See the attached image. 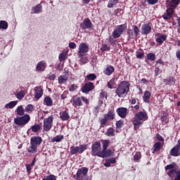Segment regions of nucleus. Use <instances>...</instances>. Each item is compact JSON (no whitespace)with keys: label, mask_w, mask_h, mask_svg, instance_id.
<instances>
[{"label":"nucleus","mask_w":180,"mask_h":180,"mask_svg":"<svg viewBox=\"0 0 180 180\" xmlns=\"http://www.w3.org/2000/svg\"><path fill=\"white\" fill-rule=\"evenodd\" d=\"M43 96V88L40 86L35 87L34 98L35 99H40Z\"/></svg>","instance_id":"aec40b11"},{"label":"nucleus","mask_w":180,"mask_h":180,"mask_svg":"<svg viewBox=\"0 0 180 180\" xmlns=\"http://www.w3.org/2000/svg\"><path fill=\"white\" fill-rule=\"evenodd\" d=\"M88 171L87 167H82L77 169L75 175L73 176L75 180H89L88 179Z\"/></svg>","instance_id":"39448f33"},{"label":"nucleus","mask_w":180,"mask_h":180,"mask_svg":"<svg viewBox=\"0 0 180 180\" xmlns=\"http://www.w3.org/2000/svg\"><path fill=\"white\" fill-rule=\"evenodd\" d=\"M179 4L180 0H171L168 4V6H169V8H173V9H176Z\"/></svg>","instance_id":"c756f323"},{"label":"nucleus","mask_w":180,"mask_h":180,"mask_svg":"<svg viewBox=\"0 0 180 180\" xmlns=\"http://www.w3.org/2000/svg\"><path fill=\"white\" fill-rule=\"evenodd\" d=\"M69 47L70 49H77V44H75V42H70L69 43Z\"/></svg>","instance_id":"774afa93"},{"label":"nucleus","mask_w":180,"mask_h":180,"mask_svg":"<svg viewBox=\"0 0 180 180\" xmlns=\"http://www.w3.org/2000/svg\"><path fill=\"white\" fill-rule=\"evenodd\" d=\"M105 135L108 137L115 136V129H113V127L108 128L107 132L105 133Z\"/></svg>","instance_id":"4c0bfd02"},{"label":"nucleus","mask_w":180,"mask_h":180,"mask_svg":"<svg viewBox=\"0 0 180 180\" xmlns=\"http://www.w3.org/2000/svg\"><path fill=\"white\" fill-rule=\"evenodd\" d=\"M32 12L35 14L41 13L43 12V6L41 4H37L32 8Z\"/></svg>","instance_id":"5701e85b"},{"label":"nucleus","mask_w":180,"mask_h":180,"mask_svg":"<svg viewBox=\"0 0 180 180\" xmlns=\"http://www.w3.org/2000/svg\"><path fill=\"white\" fill-rule=\"evenodd\" d=\"M31 146L27 150L28 153H30L31 154H34L35 153H37V146L33 143H30Z\"/></svg>","instance_id":"79ce46f5"},{"label":"nucleus","mask_w":180,"mask_h":180,"mask_svg":"<svg viewBox=\"0 0 180 180\" xmlns=\"http://www.w3.org/2000/svg\"><path fill=\"white\" fill-rule=\"evenodd\" d=\"M179 148H180L176 145L170 150L169 154L172 155V157H178V155H179Z\"/></svg>","instance_id":"a878e982"},{"label":"nucleus","mask_w":180,"mask_h":180,"mask_svg":"<svg viewBox=\"0 0 180 180\" xmlns=\"http://www.w3.org/2000/svg\"><path fill=\"white\" fill-rule=\"evenodd\" d=\"M167 37L168 36L167 35H161L156 39V42L161 46V44H162V43L167 40Z\"/></svg>","instance_id":"f704fd0d"},{"label":"nucleus","mask_w":180,"mask_h":180,"mask_svg":"<svg viewBox=\"0 0 180 180\" xmlns=\"http://www.w3.org/2000/svg\"><path fill=\"white\" fill-rule=\"evenodd\" d=\"M163 82L165 84V85H175L176 79L173 76H169L166 79H164Z\"/></svg>","instance_id":"4be33fe9"},{"label":"nucleus","mask_w":180,"mask_h":180,"mask_svg":"<svg viewBox=\"0 0 180 180\" xmlns=\"http://www.w3.org/2000/svg\"><path fill=\"white\" fill-rule=\"evenodd\" d=\"M113 72H115V67H113L111 65H108L106 68L104 69L103 70V74L105 75H107L108 77H109L110 75H112Z\"/></svg>","instance_id":"412c9836"},{"label":"nucleus","mask_w":180,"mask_h":180,"mask_svg":"<svg viewBox=\"0 0 180 180\" xmlns=\"http://www.w3.org/2000/svg\"><path fill=\"white\" fill-rule=\"evenodd\" d=\"M58 84H65L68 81V75H60L58 78Z\"/></svg>","instance_id":"2f4dec72"},{"label":"nucleus","mask_w":180,"mask_h":180,"mask_svg":"<svg viewBox=\"0 0 180 180\" xmlns=\"http://www.w3.org/2000/svg\"><path fill=\"white\" fill-rule=\"evenodd\" d=\"M46 69V62L44 60H41L37 65V71H44Z\"/></svg>","instance_id":"7c9ffc66"},{"label":"nucleus","mask_w":180,"mask_h":180,"mask_svg":"<svg viewBox=\"0 0 180 180\" xmlns=\"http://www.w3.org/2000/svg\"><path fill=\"white\" fill-rule=\"evenodd\" d=\"M59 116L63 122H65L70 119V114L66 110H63L59 113Z\"/></svg>","instance_id":"393cba45"},{"label":"nucleus","mask_w":180,"mask_h":180,"mask_svg":"<svg viewBox=\"0 0 180 180\" xmlns=\"http://www.w3.org/2000/svg\"><path fill=\"white\" fill-rule=\"evenodd\" d=\"M115 116H116L115 108H112L109 109L108 113L104 114V117L99 120L101 127L109 126V122H110V120H115Z\"/></svg>","instance_id":"7ed1b4c3"},{"label":"nucleus","mask_w":180,"mask_h":180,"mask_svg":"<svg viewBox=\"0 0 180 180\" xmlns=\"http://www.w3.org/2000/svg\"><path fill=\"white\" fill-rule=\"evenodd\" d=\"M101 141L102 142L103 145V150H106L109 147V144L110 143V140L109 139H101Z\"/></svg>","instance_id":"ea45409f"},{"label":"nucleus","mask_w":180,"mask_h":180,"mask_svg":"<svg viewBox=\"0 0 180 180\" xmlns=\"http://www.w3.org/2000/svg\"><path fill=\"white\" fill-rule=\"evenodd\" d=\"M100 99H101L102 101L105 99V101H107L108 100V93L105 91H101L100 93Z\"/></svg>","instance_id":"de8ad7c7"},{"label":"nucleus","mask_w":180,"mask_h":180,"mask_svg":"<svg viewBox=\"0 0 180 180\" xmlns=\"http://www.w3.org/2000/svg\"><path fill=\"white\" fill-rule=\"evenodd\" d=\"M0 29L6 30V29H8V22H6L5 20H1L0 21Z\"/></svg>","instance_id":"49530a36"},{"label":"nucleus","mask_w":180,"mask_h":180,"mask_svg":"<svg viewBox=\"0 0 180 180\" xmlns=\"http://www.w3.org/2000/svg\"><path fill=\"white\" fill-rule=\"evenodd\" d=\"M25 95H26V91L25 90H21L15 94L17 99H19L20 101H22V99L25 98Z\"/></svg>","instance_id":"72a5a7b5"},{"label":"nucleus","mask_w":180,"mask_h":180,"mask_svg":"<svg viewBox=\"0 0 180 180\" xmlns=\"http://www.w3.org/2000/svg\"><path fill=\"white\" fill-rule=\"evenodd\" d=\"M147 2L149 5H155L158 4V0H147Z\"/></svg>","instance_id":"69168bd1"},{"label":"nucleus","mask_w":180,"mask_h":180,"mask_svg":"<svg viewBox=\"0 0 180 180\" xmlns=\"http://www.w3.org/2000/svg\"><path fill=\"white\" fill-rule=\"evenodd\" d=\"M70 153L72 155H75V154H82L84 151L88 150L87 144H80L79 146H71L70 147Z\"/></svg>","instance_id":"6e6552de"},{"label":"nucleus","mask_w":180,"mask_h":180,"mask_svg":"<svg viewBox=\"0 0 180 180\" xmlns=\"http://www.w3.org/2000/svg\"><path fill=\"white\" fill-rule=\"evenodd\" d=\"M119 1L120 0H109L108 4L107 5L108 8H113V6L119 4Z\"/></svg>","instance_id":"c03bdc74"},{"label":"nucleus","mask_w":180,"mask_h":180,"mask_svg":"<svg viewBox=\"0 0 180 180\" xmlns=\"http://www.w3.org/2000/svg\"><path fill=\"white\" fill-rule=\"evenodd\" d=\"M96 78V75L94 73L89 74L86 77V79L87 81H95Z\"/></svg>","instance_id":"09e8293b"},{"label":"nucleus","mask_w":180,"mask_h":180,"mask_svg":"<svg viewBox=\"0 0 180 180\" xmlns=\"http://www.w3.org/2000/svg\"><path fill=\"white\" fill-rule=\"evenodd\" d=\"M64 139V135H58L51 139L52 143H60Z\"/></svg>","instance_id":"58836bf2"},{"label":"nucleus","mask_w":180,"mask_h":180,"mask_svg":"<svg viewBox=\"0 0 180 180\" xmlns=\"http://www.w3.org/2000/svg\"><path fill=\"white\" fill-rule=\"evenodd\" d=\"M167 174L172 180H180V170H169Z\"/></svg>","instance_id":"4468645a"},{"label":"nucleus","mask_w":180,"mask_h":180,"mask_svg":"<svg viewBox=\"0 0 180 180\" xmlns=\"http://www.w3.org/2000/svg\"><path fill=\"white\" fill-rule=\"evenodd\" d=\"M133 30H134V37H137V36H139V34H140V29L138 27L137 25H134Z\"/></svg>","instance_id":"3c124183"},{"label":"nucleus","mask_w":180,"mask_h":180,"mask_svg":"<svg viewBox=\"0 0 180 180\" xmlns=\"http://www.w3.org/2000/svg\"><path fill=\"white\" fill-rule=\"evenodd\" d=\"M94 89H95V85H94V83L87 82L82 87V92H83V94H89V92H91V91H94Z\"/></svg>","instance_id":"f8f14e48"},{"label":"nucleus","mask_w":180,"mask_h":180,"mask_svg":"<svg viewBox=\"0 0 180 180\" xmlns=\"http://www.w3.org/2000/svg\"><path fill=\"white\" fill-rule=\"evenodd\" d=\"M110 50V46H108L106 44H103L101 51L103 53L105 51H108Z\"/></svg>","instance_id":"864d4df0"},{"label":"nucleus","mask_w":180,"mask_h":180,"mask_svg":"<svg viewBox=\"0 0 180 180\" xmlns=\"http://www.w3.org/2000/svg\"><path fill=\"white\" fill-rule=\"evenodd\" d=\"M114 153L112 149H102L101 153H100V158H109V157H112Z\"/></svg>","instance_id":"f3484780"},{"label":"nucleus","mask_w":180,"mask_h":180,"mask_svg":"<svg viewBox=\"0 0 180 180\" xmlns=\"http://www.w3.org/2000/svg\"><path fill=\"white\" fill-rule=\"evenodd\" d=\"M16 112L18 116H23V115H25V109L23 108V106L22 105L18 106L17 108Z\"/></svg>","instance_id":"37998d69"},{"label":"nucleus","mask_w":180,"mask_h":180,"mask_svg":"<svg viewBox=\"0 0 180 180\" xmlns=\"http://www.w3.org/2000/svg\"><path fill=\"white\" fill-rule=\"evenodd\" d=\"M162 68H164V61L162 59L160 58L156 61V64L155 66V76L158 77L161 72H162Z\"/></svg>","instance_id":"9d476101"},{"label":"nucleus","mask_w":180,"mask_h":180,"mask_svg":"<svg viewBox=\"0 0 180 180\" xmlns=\"http://www.w3.org/2000/svg\"><path fill=\"white\" fill-rule=\"evenodd\" d=\"M101 153H102V145L101 144V141H95L91 145V155H93V157H99Z\"/></svg>","instance_id":"0eeeda50"},{"label":"nucleus","mask_w":180,"mask_h":180,"mask_svg":"<svg viewBox=\"0 0 180 180\" xmlns=\"http://www.w3.org/2000/svg\"><path fill=\"white\" fill-rule=\"evenodd\" d=\"M146 120H148V115L147 114V112L140 111L136 113L132 122L134 130H139V129H140V126H141V124H143Z\"/></svg>","instance_id":"f257e3e1"},{"label":"nucleus","mask_w":180,"mask_h":180,"mask_svg":"<svg viewBox=\"0 0 180 180\" xmlns=\"http://www.w3.org/2000/svg\"><path fill=\"white\" fill-rule=\"evenodd\" d=\"M72 105L74 106V108H79L84 105L82 103V100H81V97L78 96H74L72 98L70 101Z\"/></svg>","instance_id":"2eb2a0df"},{"label":"nucleus","mask_w":180,"mask_h":180,"mask_svg":"<svg viewBox=\"0 0 180 180\" xmlns=\"http://www.w3.org/2000/svg\"><path fill=\"white\" fill-rule=\"evenodd\" d=\"M42 180H57V179L56 178V176L51 174L49 176H45L44 179H42Z\"/></svg>","instance_id":"6e6d98bb"},{"label":"nucleus","mask_w":180,"mask_h":180,"mask_svg":"<svg viewBox=\"0 0 180 180\" xmlns=\"http://www.w3.org/2000/svg\"><path fill=\"white\" fill-rule=\"evenodd\" d=\"M136 58L143 59V58L144 57V53L136 51Z\"/></svg>","instance_id":"e2e57ef3"},{"label":"nucleus","mask_w":180,"mask_h":180,"mask_svg":"<svg viewBox=\"0 0 180 180\" xmlns=\"http://www.w3.org/2000/svg\"><path fill=\"white\" fill-rule=\"evenodd\" d=\"M116 112L121 119H124L129 115V109L124 107L118 108L116 110Z\"/></svg>","instance_id":"dca6fc26"},{"label":"nucleus","mask_w":180,"mask_h":180,"mask_svg":"<svg viewBox=\"0 0 180 180\" xmlns=\"http://www.w3.org/2000/svg\"><path fill=\"white\" fill-rule=\"evenodd\" d=\"M150 98H151V93L150 91H146L143 96V101L145 103H150Z\"/></svg>","instance_id":"bb28decb"},{"label":"nucleus","mask_w":180,"mask_h":180,"mask_svg":"<svg viewBox=\"0 0 180 180\" xmlns=\"http://www.w3.org/2000/svg\"><path fill=\"white\" fill-rule=\"evenodd\" d=\"M44 105L45 106H53V99L50 96H46L44 99Z\"/></svg>","instance_id":"c85d7f7f"},{"label":"nucleus","mask_w":180,"mask_h":180,"mask_svg":"<svg viewBox=\"0 0 180 180\" xmlns=\"http://www.w3.org/2000/svg\"><path fill=\"white\" fill-rule=\"evenodd\" d=\"M147 58L150 61H155V55L153 53H148Z\"/></svg>","instance_id":"603ef678"},{"label":"nucleus","mask_w":180,"mask_h":180,"mask_svg":"<svg viewBox=\"0 0 180 180\" xmlns=\"http://www.w3.org/2000/svg\"><path fill=\"white\" fill-rule=\"evenodd\" d=\"M166 13H167L169 15H174V8L170 7L166 10Z\"/></svg>","instance_id":"0e129e2a"},{"label":"nucleus","mask_w":180,"mask_h":180,"mask_svg":"<svg viewBox=\"0 0 180 180\" xmlns=\"http://www.w3.org/2000/svg\"><path fill=\"white\" fill-rule=\"evenodd\" d=\"M141 158V153L136 152L134 155V162H140V159Z\"/></svg>","instance_id":"a18cd8bd"},{"label":"nucleus","mask_w":180,"mask_h":180,"mask_svg":"<svg viewBox=\"0 0 180 180\" xmlns=\"http://www.w3.org/2000/svg\"><path fill=\"white\" fill-rule=\"evenodd\" d=\"M30 130L33 132V133H37V131H40V130H41V126H40V124H34L32 125L30 129H29L27 131V134H29V133H30Z\"/></svg>","instance_id":"b1692460"},{"label":"nucleus","mask_w":180,"mask_h":180,"mask_svg":"<svg viewBox=\"0 0 180 180\" xmlns=\"http://www.w3.org/2000/svg\"><path fill=\"white\" fill-rule=\"evenodd\" d=\"M107 86L109 89H113V88H116V79L112 78L107 83Z\"/></svg>","instance_id":"473e14b6"},{"label":"nucleus","mask_w":180,"mask_h":180,"mask_svg":"<svg viewBox=\"0 0 180 180\" xmlns=\"http://www.w3.org/2000/svg\"><path fill=\"white\" fill-rule=\"evenodd\" d=\"M29 122H30V115H29V114H25L22 117H17L14 118L15 124L21 127L27 124Z\"/></svg>","instance_id":"423d86ee"},{"label":"nucleus","mask_w":180,"mask_h":180,"mask_svg":"<svg viewBox=\"0 0 180 180\" xmlns=\"http://www.w3.org/2000/svg\"><path fill=\"white\" fill-rule=\"evenodd\" d=\"M56 74H51L48 77V79L50 81H54V79H56Z\"/></svg>","instance_id":"338daca9"},{"label":"nucleus","mask_w":180,"mask_h":180,"mask_svg":"<svg viewBox=\"0 0 180 180\" xmlns=\"http://www.w3.org/2000/svg\"><path fill=\"white\" fill-rule=\"evenodd\" d=\"M127 31V24H121L117 25L116 28L113 30L112 36L113 39H119L122 34H124Z\"/></svg>","instance_id":"20e7f679"},{"label":"nucleus","mask_w":180,"mask_h":180,"mask_svg":"<svg viewBox=\"0 0 180 180\" xmlns=\"http://www.w3.org/2000/svg\"><path fill=\"white\" fill-rule=\"evenodd\" d=\"M151 30H153V27L151 26V23H145L143 24L141 28V34L142 36H148L151 33Z\"/></svg>","instance_id":"9b49d317"},{"label":"nucleus","mask_w":180,"mask_h":180,"mask_svg":"<svg viewBox=\"0 0 180 180\" xmlns=\"http://www.w3.org/2000/svg\"><path fill=\"white\" fill-rule=\"evenodd\" d=\"M18 105V101H11L5 105V109H13V107Z\"/></svg>","instance_id":"c9c22d12"},{"label":"nucleus","mask_w":180,"mask_h":180,"mask_svg":"<svg viewBox=\"0 0 180 180\" xmlns=\"http://www.w3.org/2000/svg\"><path fill=\"white\" fill-rule=\"evenodd\" d=\"M162 18L165 20H169V19H171V18H172V15H170L169 13H167V12H165L162 15Z\"/></svg>","instance_id":"4d7b16f0"},{"label":"nucleus","mask_w":180,"mask_h":180,"mask_svg":"<svg viewBox=\"0 0 180 180\" xmlns=\"http://www.w3.org/2000/svg\"><path fill=\"white\" fill-rule=\"evenodd\" d=\"M161 146H162L161 142H156L155 143H154L153 154H155V153L156 152L158 153V151L161 150Z\"/></svg>","instance_id":"e433bc0d"},{"label":"nucleus","mask_w":180,"mask_h":180,"mask_svg":"<svg viewBox=\"0 0 180 180\" xmlns=\"http://www.w3.org/2000/svg\"><path fill=\"white\" fill-rule=\"evenodd\" d=\"M80 27L83 29V30H86V29H94V24H92L91 20L87 18L84 19L82 23H80Z\"/></svg>","instance_id":"ddd939ff"},{"label":"nucleus","mask_w":180,"mask_h":180,"mask_svg":"<svg viewBox=\"0 0 180 180\" xmlns=\"http://www.w3.org/2000/svg\"><path fill=\"white\" fill-rule=\"evenodd\" d=\"M77 56L79 57V61L80 63H82V64H86V63H88L89 60H88V57L86 56V55L85 53H77Z\"/></svg>","instance_id":"cd10ccee"},{"label":"nucleus","mask_w":180,"mask_h":180,"mask_svg":"<svg viewBox=\"0 0 180 180\" xmlns=\"http://www.w3.org/2000/svg\"><path fill=\"white\" fill-rule=\"evenodd\" d=\"M63 65H64V63H60L59 64L56 65L55 68H56V70H58V71H63V68H64Z\"/></svg>","instance_id":"052dcab7"},{"label":"nucleus","mask_w":180,"mask_h":180,"mask_svg":"<svg viewBox=\"0 0 180 180\" xmlns=\"http://www.w3.org/2000/svg\"><path fill=\"white\" fill-rule=\"evenodd\" d=\"M66 59H67V56H65V53H61L59 54V60L60 62L65 61Z\"/></svg>","instance_id":"13d9d810"},{"label":"nucleus","mask_w":180,"mask_h":180,"mask_svg":"<svg viewBox=\"0 0 180 180\" xmlns=\"http://www.w3.org/2000/svg\"><path fill=\"white\" fill-rule=\"evenodd\" d=\"M54 117L53 115L49 116L47 118L44 120V131H50L51 130V127H53V120Z\"/></svg>","instance_id":"1a4fd4ad"},{"label":"nucleus","mask_w":180,"mask_h":180,"mask_svg":"<svg viewBox=\"0 0 180 180\" xmlns=\"http://www.w3.org/2000/svg\"><path fill=\"white\" fill-rule=\"evenodd\" d=\"M43 143V139L39 136H32L30 139V144H34V146H40Z\"/></svg>","instance_id":"6ab92c4d"},{"label":"nucleus","mask_w":180,"mask_h":180,"mask_svg":"<svg viewBox=\"0 0 180 180\" xmlns=\"http://www.w3.org/2000/svg\"><path fill=\"white\" fill-rule=\"evenodd\" d=\"M124 124V122H123V120H120L117 121L115 123V126L117 129H122Z\"/></svg>","instance_id":"8fccbe9b"},{"label":"nucleus","mask_w":180,"mask_h":180,"mask_svg":"<svg viewBox=\"0 0 180 180\" xmlns=\"http://www.w3.org/2000/svg\"><path fill=\"white\" fill-rule=\"evenodd\" d=\"M26 169H27V174H30V172L32 171V169H33V166L31 165L30 164L29 165H26Z\"/></svg>","instance_id":"680f3d73"},{"label":"nucleus","mask_w":180,"mask_h":180,"mask_svg":"<svg viewBox=\"0 0 180 180\" xmlns=\"http://www.w3.org/2000/svg\"><path fill=\"white\" fill-rule=\"evenodd\" d=\"M33 109H34V106L32 104H28L25 108V112H33Z\"/></svg>","instance_id":"5fc2aeb1"},{"label":"nucleus","mask_w":180,"mask_h":180,"mask_svg":"<svg viewBox=\"0 0 180 180\" xmlns=\"http://www.w3.org/2000/svg\"><path fill=\"white\" fill-rule=\"evenodd\" d=\"M77 88H78V86L74 84L70 86V87L69 88V91L70 92H74L75 91H77Z\"/></svg>","instance_id":"bf43d9fd"},{"label":"nucleus","mask_w":180,"mask_h":180,"mask_svg":"<svg viewBox=\"0 0 180 180\" xmlns=\"http://www.w3.org/2000/svg\"><path fill=\"white\" fill-rule=\"evenodd\" d=\"M129 91L130 83L127 81H122L117 85L115 94L118 98H126Z\"/></svg>","instance_id":"f03ea898"},{"label":"nucleus","mask_w":180,"mask_h":180,"mask_svg":"<svg viewBox=\"0 0 180 180\" xmlns=\"http://www.w3.org/2000/svg\"><path fill=\"white\" fill-rule=\"evenodd\" d=\"M175 167H176V164L175 162H173L172 164L167 165L165 167V171L178 170L177 169H175Z\"/></svg>","instance_id":"a19ab883"},{"label":"nucleus","mask_w":180,"mask_h":180,"mask_svg":"<svg viewBox=\"0 0 180 180\" xmlns=\"http://www.w3.org/2000/svg\"><path fill=\"white\" fill-rule=\"evenodd\" d=\"M89 51V46L85 43H81L79 46L77 54H86Z\"/></svg>","instance_id":"a211bd4d"}]
</instances>
